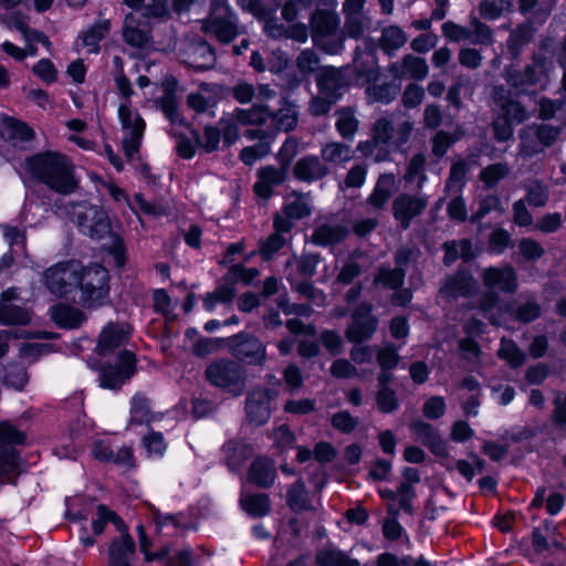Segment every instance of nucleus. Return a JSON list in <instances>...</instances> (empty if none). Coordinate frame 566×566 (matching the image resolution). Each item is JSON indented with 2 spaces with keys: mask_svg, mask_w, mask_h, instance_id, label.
<instances>
[{
  "mask_svg": "<svg viewBox=\"0 0 566 566\" xmlns=\"http://www.w3.org/2000/svg\"><path fill=\"white\" fill-rule=\"evenodd\" d=\"M57 209L65 213L71 222L75 223L83 234L93 240L111 239L109 253L114 256L118 268L125 263V248L123 240L112 231V224L107 212L99 206L87 201L67 202L57 206Z\"/></svg>",
  "mask_w": 566,
  "mask_h": 566,
  "instance_id": "1",
  "label": "nucleus"
},
{
  "mask_svg": "<svg viewBox=\"0 0 566 566\" xmlns=\"http://www.w3.org/2000/svg\"><path fill=\"white\" fill-rule=\"evenodd\" d=\"M30 176L54 193L70 196L78 189L80 181L71 159L57 151H42L25 158Z\"/></svg>",
  "mask_w": 566,
  "mask_h": 566,
  "instance_id": "2",
  "label": "nucleus"
},
{
  "mask_svg": "<svg viewBox=\"0 0 566 566\" xmlns=\"http://www.w3.org/2000/svg\"><path fill=\"white\" fill-rule=\"evenodd\" d=\"M552 69L553 61L541 49L533 52L531 62L523 69L513 64L505 66L503 76L507 85L517 94H528L546 88Z\"/></svg>",
  "mask_w": 566,
  "mask_h": 566,
  "instance_id": "3",
  "label": "nucleus"
},
{
  "mask_svg": "<svg viewBox=\"0 0 566 566\" xmlns=\"http://www.w3.org/2000/svg\"><path fill=\"white\" fill-rule=\"evenodd\" d=\"M338 17L327 10H316L311 19L313 43L327 54H338L344 46V34L338 30Z\"/></svg>",
  "mask_w": 566,
  "mask_h": 566,
  "instance_id": "4",
  "label": "nucleus"
},
{
  "mask_svg": "<svg viewBox=\"0 0 566 566\" xmlns=\"http://www.w3.org/2000/svg\"><path fill=\"white\" fill-rule=\"evenodd\" d=\"M206 379L214 387L233 396L243 394L247 387V371L238 361L218 359L211 361L205 370Z\"/></svg>",
  "mask_w": 566,
  "mask_h": 566,
  "instance_id": "5",
  "label": "nucleus"
},
{
  "mask_svg": "<svg viewBox=\"0 0 566 566\" xmlns=\"http://www.w3.org/2000/svg\"><path fill=\"white\" fill-rule=\"evenodd\" d=\"M80 296L77 302L84 307H97L104 303L108 295V273L102 265L95 264L82 268L78 280Z\"/></svg>",
  "mask_w": 566,
  "mask_h": 566,
  "instance_id": "6",
  "label": "nucleus"
},
{
  "mask_svg": "<svg viewBox=\"0 0 566 566\" xmlns=\"http://www.w3.org/2000/svg\"><path fill=\"white\" fill-rule=\"evenodd\" d=\"M82 268L75 260L60 262L44 272V284L54 295L67 297L77 291Z\"/></svg>",
  "mask_w": 566,
  "mask_h": 566,
  "instance_id": "7",
  "label": "nucleus"
},
{
  "mask_svg": "<svg viewBox=\"0 0 566 566\" xmlns=\"http://www.w3.org/2000/svg\"><path fill=\"white\" fill-rule=\"evenodd\" d=\"M201 30L222 43H229L237 36L235 18L226 0H212L209 18L202 22Z\"/></svg>",
  "mask_w": 566,
  "mask_h": 566,
  "instance_id": "8",
  "label": "nucleus"
},
{
  "mask_svg": "<svg viewBox=\"0 0 566 566\" xmlns=\"http://www.w3.org/2000/svg\"><path fill=\"white\" fill-rule=\"evenodd\" d=\"M229 352L239 361L262 366L266 359L265 345L249 333H239L227 342Z\"/></svg>",
  "mask_w": 566,
  "mask_h": 566,
  "instance_id": "9",
  "label": "nucleus"
},
{
  "mask_svg": "<svg viewBox=\"0 0 566 566\" xmlns=\"http://www.w3.org/2000/svg\"><path fill=\"white\" fill-rule=\"evenodd\" d=\"M378 319L373 314V305L361 302L352 313L350 322L345 331V337L350 343L369 340L377 331Z\"/></svg>",
  "mask_w": 566,
  "mask_h": 566,
  "instance_id": "10",
  "label": "nucleus"
},
{
  "mask_svg": "<svg viewBox=\"0 0 566 566\" xmlns=\"http://www.w3.org/2000/svg\"><path fill=\"white\" fill-rule=\"evenodd\" d=\"M25 440L23 432L9 422H0V478L12 472L18 465L17 444Z\"/></svg>",
  "mask_w": 566,
  "mask_h": 566,
  "instance_id": "11",
  "label": "nucleus"
},
{
  "mask_svg": "<svg viewBox=\"0 0 566 566\" xmlns=\"http://www.w3.org/2000/svg\"><path fill=\"white\" fill-rule=\"evenodd\" d=\"M428 206L423 193H400L391 205L392 216L402 230L409 229L411 221L421 216Z\"/></svg>",
  "mask_w": 566,
  "mask_h": 566,
  "instance_id": "12",
  "label": "nucleus"
},
{
  "mask_svg": "<svg viewBox=\"0 0 566 566\" xmlns=\"http://www.w3.org/2000/svg\"><path fill=\"white\" fill-rule=\"evenodd\" d=\"M275 392L269 388L254 387L247 395L245 413L247 419L254 426H262L268 422L271 416V401Z\"/></svg>",
  "mask_w": 566,
  "mask_h": 566,
  "instance_id": "13",
  "label": "nucleus"
},
{
  "mask_svg": "<svg viewBox=\"0 0 566 566\" xmlns=\"http://www.w3.org/2000/svg\"><path fill=\"white\" fill-rule=\"evenodd\" d=\"M491 99L495 107L493 113L513 122L521 124L527 118L524 106L511 96V91L503 84L494 85L491 90Z\"/></svg>",
  "mask_w": 566,
  "mask_h": 566,
  "instance_id": "14",
  "label": "nucleus"
},
{
  "mask_svg": "<svg viewBox=\"0 0 566 566\" xmlns=\"http://www.w3.org/2000/svg\"><path fill=\"white\" fill-rule=\"evenodd\" d=\"M135 373V356L127 350L120 353L116 365L102 367L99 374L101 386L108 389H118Z\"/></svg>",
  "mask_w": 566,
  "mask_h": 566,
  "instance_id": "15",
  "label": "nucleus"
},
{
  "mask_svg": "<svg viewBox=\"0 0 566 566\" xmlns=\"http://www.w3.org/2000/svg\"><path fill=\"white\" fill-rule=\"evenodd\" d=\"M123 38L133 48L144 49L148 46L151 42L149 20L139 11L128 13L124 20Z\"/></svg>",
  "mask_w": 566,
  "mask_h": 566,
  "instance_id": "16",
  "label": "nucleus"
},
{
  "mask_svg": "<svg viewBox=\"0 0 566 566\" xmlns=\"http://www.w3.org/2000/svg\"><path fill=\"white\" fill-rule=\"evenodd\" d=\"M478 290L476 280L465 269L447 275L440 284L439 293L444 298L470 297Z\"/></svg>",
  "mask_w": 566,
  "mask_h": 566,
  "instance_id": "17",
  "label": "nucleus"
},
{
  "mask_svg": "<svg viewBox=\"0 0 566 566\" xmlns=\"http://www.w3.org/2000/svg\"><path fill=\"white\" fill-rule=\"evenodd\" d=\"M388 72L396 80L422 81L429 74V65L424 57L408 53L390 63Z\"/></svg>",
  "mask_w": 566,
  "mask_h": 566,
  "instance_id": "18",
  "label": "nucleus"
},
{
  "mask_svg": "<svg viewBox=\"0 0 566 566\" xmlns=\"http://www.w3.org/2000/svg\"><path fill=\"white\" fill-rule=\"evenodd\" d=\"M184 62L196 70H210L216 64L212 46L201 38L190 40L182 50Z\"/></svg>",
  "mask_w": 566,
  "mask_h": 566,
  "instance_id": "19",
  "label": "nucleus"
},
{
  "mask_svg": "<svg viewBox=\"0 0 566 566\" xmlns=\"http://www.w3.org/2000/svg\"><path fill=\"white\" fill-rule=\"evenodd\" d=\"M483 285L490 291L499 290L503 293L513 294L517 291V275L510 265L502 268L490 266L481 274Z\"/></svg>",
  "mask_w": 566,
  "mask_h": 566,
  "instance_id": "20",
  "label": "nucleus"
},
{
  "mask_svg": "<svg viewBox=\"0 0 566 566\" xmlns=\"http://www.w3.org/2000/svg\"><path fill=\"white\" fill-rule=\"evenodd\" d=\"M316 85L319 93L339 101L344 90L348 86V80L342 69L322 66L316 75Z\"/></svg>",
  "mask_w": 566,
  "mask_h": 566,
  "instance_id": "21",
  "label": "nucleus"
},
{
  "mask_svg": "<svg viewBox=\"0 0 566 566\" xmlns=\"http://www.w3.org/2000/svg\"><path fill=\"white\" fill-rule=\"evenodd\" d=\"M364 6L365 2L356 1L343 3L346 18L344 30L350 38L359 39L370 25V18L364 12Z\"/></svg>",
  "mask_w": 566,
  "mask_h": 566,
  "instance_id": "22",
  "label": "nucleus"
},
{
  "mask_svg": "<svg viewBox=\"0 0 566 566\" xmlns=\"http://www.w3.org/2000/svg\"><path fill=\"white\" fill-rule=\"evenodd\" d=\"M506 313L516 322L528 324L542 314V306L533 295H520L505 306Z\"/></svg>",
  "mask_w": 566,
  "mask_h": 566,
  "instance_id": "23",
  "label": "nucleus"
},
{
  "mask_svg": "<svg viewBox=\"0 0 566 566\" xmlns=\"http://www.w3.org/2000/svg\"><path fill=\"white\" fill-rule=\"evenodd\" d=\"M287 177L285 167L266 166L258 171L259 180L253 189L258 197L268 200L273 195V188L282 185Z\"/></svg>",
  "mask_w": 566,
  "mask_h": 566,
  "instance_id": "24",
  "label": "nucleus"
},
{
  "mask_svg": "<svg viewBox=\"0 0 566 566\" xmlns=\"http://www.w3.org/2000/svg\"><path fill=\"white\" fill-rule=\"evenodd\" d=\"M410 429L416 439L429 448L433 454L437 457L448 455L446 442L432 424L418 420L410 424Z\"/></svg>",
  "mask_w": 566,
  "mask_h": 566,
  "instance_id": "25",
  "label": "nucleus"
},
{
  "mask_svg": "<svg viewBox=\"0 0 566 566\" xmlns=\"http://www.w3.org/2000/svg\"><path fill=\"white\" fill-rule=\"evenodd\" d=\"M293 172L296 179L313 182L325 178L331 171L319 157L308 155L296 161Z\"/></svg>",
  "mask_w": 566,
  "mask_h": 566,
  "instance_id": "26",
  "label": "nucleus"
},
{
  "mask_svg": "<svg viewBox=\"0 0 566 566\" xmlns=\"http://www.w3.org/2000/svg\"><path fill=\"white\" fill-rule=\"evenodd\" d=\"M349 234L347 226L338 222H323L312 232L311 241L315 245L328 247L343 242Z\"/></svg>",
  "mask_w": 566,
  "mask_h": 566,
  "instance_id": "27",
  "label": "nucleus"
},
{
  "mask_svg": "<svg viewBox=\"0 0 566 566\" xmlns=\"http://www.w3.org/2000/svg\"><path fill=\"white\" fill-rule=\"evenodd\" d=\"M129 331L125 325L109 323L99 334L96 352L108 355L128 339Z\"/></svg>",
  "mask_w": 566,
  "mask_h": 566,
  "instance_id": "28",
  "label": "nucleus"
},
{
  "mask_svg": "<svg viewBox=\"0 0 566 566\" xmlns=\"http://www.w3.org/2000/svg\"><path fill=\"white\" fill-rule=\"evenodd\" d=\"M276 468L266 457L255 458L248 471V480L259 488L269 489L275 481Z\"/></svg>",
  "mask_w": 566,
  "mask_h": 566,
  "instance_id": "29",
  "label": "nucleus"
},
{
  "mask_svg": "<svg viewBox=\"0 0 566 566\" xmlns=\"http://www.w3.org/2000/svg\"><path fill=\"white\" fill-rule=\"evenodd\" d=\"M536 28L532 21H526L517 24L511 32L506 40V48L509 54L513 59H518L535 36Z\"/></svg>",
  "mask_w": 566,
  "mask_h": 566,
  "instance_id": "30",
  "label": "nucleus"
},
{
  "mask_svg": "<svg viewBox=\"0 0 566 566\" xmlns=\"http://www.w3.org/2000/svg\"><path fill=\"white\" fill-rule=\"evenodd\" d=\"M135 553V541L132 536L116 537L109 544L108 566H133Z\"/></svg>",
  "mask_w": 566,
  "mask_h": 566,
  "instance_id": "31",
  "label": "nucleus"
},
{
  "mask_svg": "<svg viewBox=\"0 0 566 566\" xmlns=\"http://www.w3.org/2000/svg\"><path fill=\"white\" fill-rule=\"evenodd\" d=\"M222 451L226 465L233 472L239 471L253 453V449L250 444L234 439L226 442L222 447Z\"/></svg>",
  "mask_w": 566,
  "mask_h": 566,
  "instance_id": "32",
  "label": "nucleus"
},
{
  "mask_svg": "<svg viewBox=\"0 0 566 566\" xmlns=\"http://www.w3.org/2000/svg\"><path fill=\"white\" fill-rule=\"evenodd\" d=\"M396 178L394 174H381L373 192L367 198V202L377 210L384 209L388 200L391 198Z\"/></svg>",
  "mask_w": 566,
  "mask_h": 566,
  "instance_id": "33",
  "label": "nucleus"
},
{
  "mask_svg": "<svg viewBox=\"0 0 566 566\" xmlns=\"http://www.w3.org/2000/svg\"><path fill=\"white\" fill-rule=\"evenodd\" d=\"M52 319L64 328H77L86 321V315L77 307L57 304L51 308Z\"/></svg>",
  "mask_w": 566,
  "mask_h": 566,
  "instance_id": "34",
  "label": "nucleus"
},
{
  "mask_svg": "<svg viewBox=\"0 0 566 566\" xmlns=\"http://www.w3.org/2000/svg\"><path fill=\"white\" fill-rule=\"evenodd\" d=\"M240 505L247 514L253 517H263L271 511V500L265 493L242 492Z\"/></svg>",
  "mask_w": 566,
  "mask_h": 566,
  "instance_id": "35",
  "label": "nucleus"
},
{
  "mask_svg": "<svg viewBox=\"0 0 566 566\" xmlns=\"http://www.w3.org/2000/svg\"><path fill=\"white\" fill-rule=\"evenodd\" d=\"M276 130L291 132L298 120V111L296 104L283 99L282 106L276 112H271L270 117Z\"/></svg>",
  "mask_w": 566,
  "mask_h": 566,
  "instance_id": "36",
  "label": "nucleus"
},
{
  "mask_svg": "<svg viewBox=\"0 0 566 566\" xmlns=\"http://www.w3.org/2000/svg\"><path fill=\"white\" fill-rule=\"evenodd\" d=\"M444 251L443 263L447 266L452 265L458 259L470 262L474 259L472 243L469 239L452 240L443 243Z\"/></svg>",
  "mask_w": 566,
  "mask_h": 566,
  "instance_id": "37",
  "label": "nucleus"
},
{
  "mask_svg": "<svg viewBox=\"0 0 566 566\" xmlns=\"http://www.w3.org/2000/svg\"><path fill=\"white\" fill-rule=\"evenodd\" d=\"M1 136L13 142H28L33 138V130L22 120L3 115L1 117Z\"/></svg>",
  "mask_w": 566,
  "mask_h": 566,
  "instance_id": "38",
  "label": "nucleus"
},
{
  "mask_svg": "<svg viewBox=\"0 0 566 566\" xmlns=\"http://www.w3.org/2000/svg\"><path fill=\"white\" fill-rule=\"evenodd\" d=\"M286 502L290 509L297 514L305 511H314L305 483L301 479L289 488Z\"/></svg>",
  "mask_w": 566,
  "mask_h": 566,
  "instance_id": "39",
  "label": "nucleus"
},
{
  "mask_svg": "<svg viewBox=\"0 0 566 566\" xmlns=\"http://www.w3.org/2000/svg\"><path fill=\"white\" fill-rule=\"evenodd\" d=\"M335 115L337 117L335 128L338 134L346 140H353L359 127L355 109L353 107H342L335 112Z\"/></svg>",
  "mask_w": 566,
  "mask_h": 566,
  "instance_id": "40",
  "label": "nucleus"
},
{
  "mask_svg": "<svg viewBox=\"0 0 566 566\" xmlns=\"http://www.w3.org/2000/svg\"><path fill=\"white\" fill-rule=\"evenodd\" d=\"M353 157L349 145L340 142L326 143L321 149V159L326 164L343 165Z\"/></svg>",
  "mask_w": 566,
  "mask_h": 566,
  "instance_id": "41",
  "label": "nucleus"
},
{
  "mask_svg": "<svg viewBox=\"0 0 566 566\" xmlns=\"http://www.w3.org/2000/svg\"><path fill=\"white\" fill-rule=\"evenodd\" d=\"M514 10L513 0H481L478 4L480 17L493 21L510 14Z\"/></svg>",
  "mask_w": 566,
  "mask_h": 566,
  "instance_id": "42",
  "label": "nucleus"
},
{
  "mask_svg": "<svg viewBox=\"0 0 566 566\" xmlns=\"http://www.w3.org/2000/svg\"><path fill=\"white\" fill-rule=\"evenodd\" d=\"M408 41L406 32L397 25H389L382 29L379 39V48L387 55H392L398 49L402 48Z\"/></svg>",
  "mask_w": 566,
  "mask_h": 566,
  "instance_id": "43",
  "label": "nucleus"
},
{
  "mask_svg": "<svg viewBox=\"0 0 566 566\" xmlns=\"http://www.w3.org/2000/svg\"><path fill=\"white\" fill-rule=\"evenodd\" d=\"M469 32V42L473 45L491 46L494 44L492 28L478 17L470 15Z\"/></svg>",
  "mask_w": 566,
  "mask_h": 566,
  "instance_id": "44",
  "label": "nucleus"
},
{
  "mask_svg": "<svg viewBox=\"0 0 566 566\" xmlns=\"http://www.w3.org/2000/svg\"><path fill=\"white\" fill-rule=\"evenodd\" d=\"M232 115L242 125H262L269 119L271 109L264 104H253L249 109H235Z\"/></svg>",
  "mask_w": 566,
  "mask_h": 566,
  "instance_id": "45",
  "label": "nucleus"
},
{
  "mask_svg": "<svg viewBox=\"0 0 566 566\" xmlns=\"http://www.w3.org/2000/svg\"><path fill=\"white\" fill-rule=\"evenodd\" d=\"M317 566H360L357 559L349 558L344 552L324 547L315 556Z\"/></svg>",
  "mask_w": 566,
  "mask_h": 566,
  "instance_id": "46",
  "label": "nucleus"
},
{
  "mask_svg": "<svg viewBox=\"0 0 566 566\" xmlns=\"http://www.w3.org/2000/svg\"><path fill=\"white\" fill-rule=\"evenodd\" d=\"M0 323L2 325H28L31 323V313L21 306L0 302Z\"/></svg>",
  "mask_w": 566,
  "mask_h": 566,
  "instance_id": "47",
  "label": "nucleus"
},
{
  "mask_svg": "<svg viewBox=\"0 0 566 566\" xmlns=\"http://www.w3.org/2000/svg\"><path fill=\"white\" fill-rule=\"evenodd\" d=\"M400 91V86L394 82L382 84H371L366 88L368 103L388 104L396 98Z\"/></svg>",
  "mask_w": 566,
  "mask_h": 566,
  "instance_id": "48",
  "label": "nucleus"
},
{
  "mask_svg": "<svg viewBox=\"0 0 566 566\" xmlns=\"http://www.w3.org/2000/svg\"><path fill=\"white\" fill-rule=\"evenodd\" d=\"M354 70L358 77L368 83L376 82L379 77L376 57L370 53L359 54L355 57Z\"/></svg>",
  "mask_w": 566,
  "mask_h": 566,
  "instance_id": "49",
  "label": "nucleus"
},
{
  "mask_svg": "<svg viewBox=\"0 0 566 566\" xmlns=\"http://www.w3.org/2000/svg\"><path fill=\"white\" fill-rule=\"evenodd\" d=\"M459 133H450L446 130H437L431 137V154L434 158L441 159L448 149L460 139Z\"/></svg>",
  "mask_w": 566,
  "mask_h": 566,
  "instance_id": "50",
  "label": "nucleus"
},
{
  "mask_svg": "<svg viewBox=\"0 0 566 566\" xmlns=\"http://www.w3.org/2000/svg\"><path fill=\"white\" fill-rule=\"evenodd\" d=\"M510 172L511 167L506 163H496L483 168L479 174V179L486 188H493L506 178Z\"/></svg>",
  "mask_w": 566,
  "mask_h": 566,
  "instance_id": "51",
  "label": "nucleus"
},
{
  "mask_svg": "<svg viewBox=\"0 0 566 566\" xmlns=\"http://www.w3.org/2000/svg\"><path fill=\"white\" fill-rule=\"evenodd\" d=\"M497 356L506 360L511 367L516 368L524 364L525 353L511 339L502 338Z\"/></svg>",
  "mask_w": 566,
  "mask_h": 566,
  "instance_id": "52",
  "label": "nucleus"
},
{
  "mask_svg": "<svg viewBox=\"0 0 566 566\" xmlns=\"http://www.w3.org/2000/svg\"><path fill=\"white\" fill-rule=\"evenodd\" d=\"M500 295L495 291H486L482 294L476 305L479 312L489 319L493 325H499V317L495 315L494 310L499 306Z\"/></svg>",
  "mask_w": 566,
  "mask_h": 566,
  "instance_id": "53",
  "label": "nucleus"
},
{
  "mask_svg": "<svg viewBox=\"0 0 566 566\" xmlns=\"http://www.w3.org/2000/svg\"><path fill=\"white\" fill-rule=\"evenodd\" d=\"M526 190L525 200L531 206L544 207L548 200V188L542 181L527 180L524 185Z\"/></svg>",
  "mask_w": 566,
  "mask_h": 566,
  "instance_id": "54",
  "label": "nucleus"
},
{
  "mask_svg": "<svg viewBox=\"0 0 566 566\" xmlns=\"http://www.w3.org/2000/svg\"><path fill=\"white\" fill-rule=\"evenodd\" d=\"M427 157L422 153L415 154L407 166L405 179L406 181H412L418 177L417 187L421 188L427 180L424 174Z\"/></svg>",
  "mask_w": 566,
  "mask_h": 566,
  "instance_id": "55",
  "label": "nucleus"
},
{
  "mask_svg": "<svg viewBox=\"0 0 566 566\" xmlns=\"http://www.w3.org/2000/svg\"><path fill=\"white\" fill-rule=\"evenodd\" d=\"M406 271L402 268L385 269L381 268L375 276V283H380L384 286L398 290L405 282Z\"/></svg>",
  "mask_w": 566,
  "mask_h": 566,
  "instance_id": "56",
  "label": "nucleus"
},
{
  "mask_svg": "<svg viewBox=\"0 0 566 566\" xmlns=\"http://www.w3.org/2000/svg\"><path fill=\"white\" fill-rule=\"evenodd\" d=\"M118 116L122 122L123 128L126 132L125 136H133V132L138 130L139 136H143L145 123L138 114H133L126 104H122L118 109Z\"/></svg>",
  "mask_w": 566,
  "mask_h": 566,
  "instance_id": "57",
  "label": "nucleus"
},
{
  "mask_svg": "<svg viewBox=\"0 0 566 566\" xmlns=\"http://www.w3.org/2000/svg\"><path fill=\"white\" fill-rule=\"evenodd\" d=\"M224 285L216 289L213 293H208L203 300V305L207 311H212L218 302L230 303L235 296L234 284L226 281Z\"/></svg>",
  "mask_w": 566,
  "mask_h": 566,
  "instance_id": "58",
  "label": "nucleus"
},
{
  "mask_svg": "<svg viewBox=\"0 0 566 566\" xmlns=\"http://www.w3.org/2000/svg\"><path fill=\"white\" fill-rule=\"evenodd\" d=\"M296 67L303 75H310L319 72V56L312 49L303 50L296 57Z\"/></svg>",
  "mask_w": 566,
  "mask_h": 566,
  "instance_id": "59",
  "label": "nucleus"
},
{
  "mask_svg": "<svg viewBox=\"0 0 566 566\" xmlns=\"http://www.w3.org/2000/svg\"><path fill=\"white\" fill-rule=\"evenodd\" d=\"M292 290L296 291L300 295L313 303L324 302L325 295L322 291L317 290L310 279L303 281H294L290 279Z\"/></svg>",
  "mask_w": 566,
  "mask_h": 566,
  "instance_id": "60",
  "label": "nucleus"
},
{
  "mask_svg": "<svg viewBox=\"0 0 566 566\" xmlns=\"http://www.w3.org/2000/svg\"><path fill=\"white\" fill-rule=\"evenodd\" d=\"M153 419L149 410L148 399L144 396L136 395L132 401V422L142 424L148 423Z\"/></svg>",
  "mask_w": 566,
  "mask_h": 566,
  "instance_id": "61",
  "label": "nucleus"
},
{
  "mask_svg": "<svg viewBox=\"0 0 566 566\" xmlns=\"http://www.w3.org/2000/svg\"><path fill=\"white\" fill-rule=\"evenodd\" d=\"M338 101L322 93L312 96L308 104V113L314 117L327 115Z\"/></svg>",
  "mask_w": 566,
  "mask_h": 566,
  "instance_id": "62",
  "label": "nucleus"
},
{
  "mask_svg": "<svg viewBox=\"0 0 566 566\" xmlns=\"http://www.w3.org/2000/svg\"><path fill=\"white\" fill-rule=\"evenodd\" d=\"M109 30V21L104 20L95 23L88 31L83 35V43L86 46H91V51L96 52L98 50V42L106 36Z\"/></svg>",
  "mask_w": 566,
  "mask_h": 566,
  "instance_id": "63",
  "label": "nucleus"
},
{
  "mask_svg": "<svg viewBox=\"0 0 566 566\" xmlns=\"http://www.w3.org/2000/svg\"><path fill=\"white\" fill-rule=\"evenodd\" d=\"M468 171L469 164L462 158L455 159L451 165L446 188L451 190L461 187L464 182V178Z\"/></svg>",
  "mask_w": 566,
  "mask_h": 566,
  "instance_id": "64",
  "label": "nucleus"
}]
</instances>
